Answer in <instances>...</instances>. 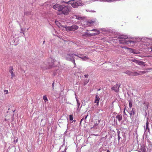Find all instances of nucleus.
I'll return each instance as SVG.
<instances>
[{
	"label": "nucleus",
	"mask_w": 152,
	"mask_h": 152,
	"mask_svg": "<svg viewBox=\"0 0 152 152\" xmlns=\"http://www.w3.org/2000/svg\"><path fill=\"white\" fill-rule=\"evenodd\" d=\"M120 133V132H118V138L119 141L120 139L121 138V137H120V136L119 135Z\"/></svg>",
	"instance_id": "obj_24"
},
{
	"label": "nucleus",
	"mask_w": 152,
	"mask_h": 152,
	"mask_svg": "<svg viewBox=\"0 0 152 152\" xmlns=\"http://www.w3.org/2000/svg\"><path fill=\"white\" fill-rule=\"evenodd\" d=\"M115 123H116V124H117V122L116 120L115 121Z\"/></svg>",
	"instance_id": "obj_38"
},
{
	"label": "nucleus",
	"mask_w": 152,
	"mask_h": 152,
	"mask_svg": "<svg viewBox=\"0 0 152 152\" xmlns=\"http://www.w3.org/2000/svg\"><path fill=\"white\" fill-rule=\"evenodd\" d=\"M120 86H118V84H116V85L114 86L111 88V89L114 91L116 92H118L119 91V88Z\"/></svg>",
	"instance_id": "obj_8"
},
{
	"label": "nucleus",
	"mask_w": 152,
	"mask_h": 152,
	"mask_svg": "<svg viewBox=\"0 0 152 152\" xmlns=\"http://www.w3.org/2000/svg\"><path fill=\"white\" fill-rule=\"evenodd\" d=\"M54 82H53V83L52 84V86L53 87H54Z\"/></svg>",
	"instance_id": "obj_31"
},
{
	"label": "nucleus",
	"mask_w": 152,
	"mask_h": 152,
	"mask_svg": "<svg viewBox=\"0 0 152 152\" xmlns=\"http://www.w3.org/2000/svg\"><path fill=\"white\" fill-rule=\"evenodd\" d=\"M91 31H96V33H94V34H95L94 35L98 34H99V31L95 29H93Z\"/></svg>",
	"instance_id": "obj_17"
},
{
	"label": "nucleus",
	"mask_w": 152,
	"mask_h": 152,
	"mask_svg": "<svg viewBox=\"0 0 152 152\" xmlns=\"http://www.w3.org/2000/svg\"><path fill=\"white\" fill-rule=\"evenodd\" d=\"M100 98L98 95H96L95 97V100L94 102L95 103H96L97 104L99 103V100Z\"/></svg>",
	"instance_id": "obj_12"
},
{
	"label": "nucleus",
	"mask_w": 152,
	"mask_h": 152,
	"mask_svg": "<svg viewBox=\"0 0 152 152\" xmlns=\"http://www.w3.org/2000/svg\"><path fill=\"white\" fill-rule=\"evenodd\" d=\"M145 63L143 62V61H141L140 60H139L137 63V64L140 65H143L145 64Z\"/></svg>",
	"instance_id": "obj_14"
},
{
	"label": "nucleus",
	"mask_w": 152,
	"mask_h": 152,
	"mask_svg": "<svg viewBox=\"0 0 152 152\" xmlns=\"http://www.w3.org/2000/svg\"><path fill=\"white\" fill-rule=\"evenodd\" d=\"M18 142V139H17L16 140V142Z\"/></svg>",
	"instance_id": "obj_39"
},
{
	"label": "nucleus",
	"mask_w": 152,
	"mask_h": 152,
	"mask_svg": "<svg viewBox=\"0 0 152 152\" xmlns=\"http://www.w3.org/2000/svg\"><path fill=\"white\" fill-rule=\"evenodd\" d=\"M43 99L44 100L45 102H46L47 101H48L47 98L46 96H45L43 97Z\"/></svg>",
	"instance_id": "obj_21"
},
{
	"label": "nucleus",
	"mask_w": 152,
	"mask_h": 152,
	"mask_svg": "<svg viewBox=\"0 0 152 152\" xmlns=\"http://www.w3.org/2000/svg\"><path fill=\"white\" fill-rule=\"evenodd\" d=\"M116 118L119 122H120L122 119V116L121 114L118 115L116 116Z\"/></svg>",
	"instance_id": "obj_9"
},
{
	"label": "nucleus",
	"mask_w": 152,
	"mask_h": 152,
	"mask_svg": "<svg viewBox=\"0 0 152 152\" xmlns=\"http://www.w3.org/2000/svg\"><path fill=\"white\" fill-rule=\"evenodd\" d=\"M124 113L125 115H126V113H125V110H124Z\"/></svg>",
	"instance_id": "obj_34"
},
{
	"label": "nucleus",
	"mask_w": 152,
	"mask_h": 152,
	"mask_svg": "<svg viewBox=\"0 0 152 152\" xmlns=\"http://www.w3.org/2000/svg\"><path fill=\"white\" fill-rule=\"evenodd\" d=\"M83 119H83V118H82V119H81V121H80V124H81V123L82 121L83 120Z\"/></svg>",
	"instance_id": "obj_32"
},
{
	"label": "nucleus",
	"mask_w": 152,
	"mask_h": 152,
	"mask_svg": "<svg viewBox=\"0 0 152 152\" xmlns=\"http://www.w3.org/2000/svg\"><path fill=\"white\" fill-rule=\"evenodd\" d=\"M4 92H5L6 94H7L8 93V91L7 90H6L4 91Z\"/></svg>",
	"instance_id": "obj_29"
},
{
	"label": "nucleus",
	"mask_w": 152,
	"mask_h": 152,
	"mask_svg": "<svg viewBox=\"0 0 152 152\" xmlns=\"http://www.w3.org/2000/svg\"><path fill=\"white\" fill-rule=\"evenodd\" d=\"M84 77L86 78H87L88 77V75H84Z\"/></svg>",
	"instance_id": "obj_30"
},
{
	"label": "nucleus",
	"mask_w": 152,
	"mask_h": 152,
	"mask_svg": "<svg viewBox=\"0 0 152 152\" xmlns=\"http://www.w3.org/2000/svg\"><path fill=\"white\" fill-rule=\"evenodd\" d=\"M132 106V103L131 102H129V107L130 108H131Z\"/></svg>",
	"instance_id": "obj_27"
},
{
	"label": "nucleus",
	"mask_w": 152,
	"mask_h": 152,
	"mask_svg": "<svg viewBox=\"0 0 152 152\" xmlns=\"http://www.w3.org/2000/svg\"><path fill=\"white\" fill-rule=\"evenodd\" d=\"M53 8L58 11L57 13L59 15L64 14L68 15L70 11L69 8L68 7L58 4H56L53 6Z\"/></svg>",
	"instance_id": "obj_1"
},
{
	"label": "nucleus",
	"mask_w": 152,
	"mask_h": 152,
	"mask_svg": "<svg viewBox=\"0 0 152 152\" xmlns=\"http://www.w3.org/2000/svg\"><path fill=\"white\" fill-rule=\"evenodd\" d=\"M139 73H140L141 74H141H145V73H146V72L145 71H139Z\"/></svg>",
	"instance_id": "obj_25"
},
{
	"label": "nucleus",
	"mask_w": 152,
	"mask_h": 152,
	"mask_svg": "<svg viewBox=\"0 0 152 152\" xmlns=\"http://www.w3.org/2000/svg\"><path fill=\"white\" fill-rule=\"evenodd\" d=\"M72 61L73 63V64L75 65V66H74V67H76V63H75V59L73 60Z\"/></svg>",
	"instance_id": "obj_26"
},
{
	"label": "nucleus",
	"mask_w": 152,
	"mask_h": 152,
	"mask_svg": "<svg viewBox=\"0 0 152 152\" xmlns=\"http://www.w3.org/2000/svg\"><path fill=\"white\" fill-rule=\"evenodd\" d=\"M138 61H139L138 60H137L135 59H132V61H133L134 62L136 63L137 64Z\"/></svg>",
	"instance_id": "obj_22"
},
{
	"label": "nucleus",
	"mask_w": 152,
	"mask_h": 152,
	"mask_svg": "<svg viewBox=\"0 0 152 152\" xmlns=\"http://www.w3.org/2000/svg\"><path fill=\"white\" fill-rule=\"evenodd\" d=\"M135 113V112L132 109V110L130 112V115H134Z\"/></svg>",
	"instance_id": "obj_20"
},
{
	"label": "nucleus",
	"mask_w": 152,
	"mask_h": 152,
	"mask_svg": "<svg viewBox=\"0 0 152 152\" xmlns=\"http://www.w3.org/2000/svg\"><path fill=\"white\" fill-rule=\"evenodd\" d=\"M77 57L81 58L83 60H85V59H88V58L86 56H85L84 57H80L78 55V56H77Z\"/></svg>",
	"instance_id": "obj_13"
},
{
	"label": "nucleus",
	"mask_w": 152,
	"mask_h": 152,
	"mask_svg": "<svg viewBox=\"0 0 152 152\" xmlns=\"http://www.w3.org/2000/svg\"><path fill=\"white\" fill-rule=\"evenodd\" d=\"M139 75H141V74L139 73L136 72H132L131 76H137Z\"/></svg>",
	"instance_id": "obj_11"
},
{
	"label": "nucleus",
	"mask_w": 152,
	"mask_h": 152,
	"mask_svg": "<svg viewBox=\"0 0 152 152\" xmlns=\"http://www.w3.org/2000/svg\"><path fill=\"white\" fill-rule=\"evenodd\" d=\"M78 28V27L76 25L65 27L67 31H74L77 29Z\"/></svg>",
	"instance_id": "obj_5"
},
{
	"label": "nucleus",
	"mask_w": 152,
	"mask_h": 152,
	"mask_svg": "<svg viewBox=\"0 0 152 152\" xmlns=\"http://www.w3.org/2000/svg\"><path fill=\"white\" fill-rule=\"evenodd\" d=\"M70 4L74 8L77 7L78 6L82 5V4L78 2H76L74 0H70Z\"/></svg>",
	"instance_id": "obj_4"
},
{
	"label": "nucleus",
	"mask_w": 152,
	"mask_h": 152,
	"mask_svg": "<svg viewBox=\"0 0 152 152\" xmlns=\"http://www.w3.org/2000/svg\"><path fill=\"white\" fill-rule=\"evenodd\" d=\"M140 150V152H146V149L144 147L141 148Z\"/></svg>",
	"instance_id": "obj_15"
},
{
	"label": "nucleus",
	"mask_w": 152,
	"mask_h": 152,
	"mask_svg": "<svg viewBox=\"0 0 152 152\" xmlns=\"http://www.w3.org/2000/svg\"><path fill=\"white\" fill-rule=\"evenodd\" d=\"M74 54H67L66 56V59L67 61H72L74 59Z\"/></svg>",
	"instance_id": "obj_6"
},
{
	"label": "nucleus",
	"mask_w": 152,
	"mask_h": 152,
	"mask_svg": "<svg viewBox=\"0 0 152 152\" xmlns=\"http://www.w3.org/2000/svg\"><path fill=\"white\" fill-rule=\"evenodd\" d=\"M149 123L148 122V120H147L146 122V129H148V130H149V129L148 127V126Z\"/></svg>",
	"instance_id": "obj_19"
},
{
	"label": "nucleus",
	"mask_w": 152,
	"mask_h": 152,
	"mask_svg": "<svg viewBox=\"0 0 152 152\" xmlns=\"http://www.w3.org/2000/svg\"><path fill=\"white\" fill-rule=\"evenodd\" d=\"M23 34H24V32H23Z\"/></svg>",
	"instance_id": "obj_40"
},
{
	"label": "nucleus",
	"mask_w": 152,
	"mask_h": 152,
	"mask_svg": "<svg viewBox=\"0 0 152 152\" xmlns=\"http://www.w3.org/2000/svg\"><path fill=\"white\" fill-rule=\"evenodd\" d=\"M77 105L78 106V108L80 106V103L78 102V101L77 100Z\"/></svg>",
	"instance_id": "obj_28"
},
{
	"label": "nucleus",
	"mask_w": 152,
	"mask_h": 152,
	"mask_svg": "<svg viewBox=\"0 0 152 152\" xmlns=\"http://www.w3.org/2000/svg\"><path fill=\"white\" fill-rule=\"evenodd\" d=\"M74 55H75V56H78V55H77L76 54H74Z\"/></svg>",
	"instance_id": "obj_35"
},
{
	"label": "nucleus",
	"mask_w": 152,
	"mask_h": 152,
	"mask_svg": "<svg viewBox=\"0 0 152 152\" xmlns=\"http://www.w3.org/2000/svg\"><path fill=\"white\" fill-rule=\"evenodd\" d=\"M107 152H110V151L108 150H107Z\"/></svg>",
	"instance_id": "obj_36"
},
{
	"label": "nucleus",
	"mask_w": 152,
	"mask_h": 152,
	"mask_svg": "<svg viewBox=\"0 0 152 152\" xmlns=\"http://www.w3.org/2000/svg\"><path fill=\"white\" fill-rule=\"evenodd\" d=\"M124 48L125 49H127L129 50V51L130 53H136V54L137 53H136L135 52V50H134L133 49H132L131 48H127V47H125V48Z\"/></svg>",
	"instance_id": "obj_10"
},
{
	"label": "nucleus",
	"mask_w": 152,
	"mask_h": 152,
	"mask_svg": "<svg viewBox=\"0 0 152 152\" xmlns=\"http://www.w3.org/2000/svg\"><path fill=\"white\" fill-rule=\"evenodd\" d=\"M151 51H152V46L151 47Z\"/></svg>",
	"instance_id": "obj_37"
},
{
	"label": "nucleus",
	"mask_w": 152,
	"mask_h": 152,
	"mask_svg": "<svg viewBox=\"0 0 152 152\" xmlns=\"http://www.w3.org/2000/svg\"><path fill=\"white\" fill-rule=\"evenodd\" d=\"M48 66L46 68V69L50 68L55 66V62L56 61L53 57L49 58L48 59Z\"/></svg>",
	"instance_id": "obj_2"
},
{
	"label": "nucleus",
	"mask_w": 152,
	"mask_h": 152,
	"mask_svg": "<svg viewBox=\"0 0 152 152\" xmlns=\"http://www.w3.org/2000/svg\"><path fill=\"white\" fill-rule=\"evenodd\" d=\"M69 119L70 121H72L73 120V115H70L69 116Z\"/></svg>",
	"instance_id": "obj_23"
},
{
	"label": "nucleus",
	"mask_w": 152,
	"mask_h": 152,
	"mask_svg": "<svg viewBox=\"0 0 152 152\" xmlns=\"http://www.w3.org/2000/svg\"><path fill=\"white\" fill-rule=\"evenodd\" d=\"M144 66H145V65H143Z\"/></svg>",
	"instance_id": "obj_41"
},
{
	"label": "nucleus",
	"mask_w": 152,
	"mask_h": 152,
	"mask_svg": "<svg viewBox=\"0 0 152 152\" xmlns=\"http://www.w3.org/2000/svg\"><path fill=\"white\" fill-rule=\"evenodd\" d=\"M127 38V37L124 35H121L119 37V39H122L121 40H120V43L123 44H129V42L131 43V41H127L125 39H126Z\"/></svg>",
	"instance_id": "obj_3"
},
{
	"label": "nucleus",
	"mask_w": 152,
	"mask_h": 152,
	"mask_svg": "<svg viewBox=\"0 0 152 152\" xmlns=\"http://www.w3.org/2000/svg\"><path fill=\"white\" fill-rule=\"evenodd\" d=\"M94 23V21H90L87 22V24L88 25H91V24H93Z\"/></svg>",
	"instance_id": "obj_16"
},
{
	"label": "nucleus",
	"mask_w": 152,
	"mask_h": 152,
	"mask_svg": "<svg viewBox=\"0 0 152 152\" xmlns=\"http://www.w3.org/2000/svg\"><path fill=\"white\" fill-rule=\"evenodd\" d=\"M13 67L10 66V67L9 72L11 74V79H13V78L15 77V74L13 72Z\"/></svg>",
	"instance_id": "obj_7"
},
{
	"label": "nucleus",
	"mask_w": 152,
	"mask_h": 152,
	"mask_svg": "<svg viewBox=\"0 0 152 152\" xmlns=\"http://www.w3.org/2000/svg\"><path fill=\"white\" fill-rule=\"evenodd\" d=\"M88 115H87L86 116V117H85V120L86 119V118H87V116H88Z\"/></svg>",
	"instance_id": "obj_33"
},
{
	"label": "nucleus",
	"mask_w": 152,
	"mask_h": 152,
	"mask_svg": "<svg viewBox=\"0 0 152 152\" xmlns=\"http://www.w3.org/2000/svg\"><path fill=\"white\" fill-rule=\"evenodd\" d=\"M132 72L130 71H127L124 73L128 74L129 75L131 76V74Z\"/></svg>",
	"instance_id": "obj_18"
}]
</instances>
